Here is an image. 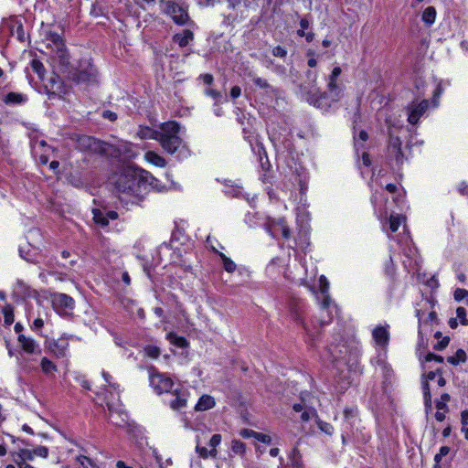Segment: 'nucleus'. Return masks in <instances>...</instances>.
<instances>
[{
	"mask_svg": "<svg viewBox=\"0 0 468 468\" xmlns=\"http://www.w3.org/2000/svg\"><path fill=\"white\" fill-rule=\"evenodd\" d=\"M161 4L163 12L169 16L176 24L180 26L187 24L189 16L186 8L170 0H162Z\"/></svg>",
	"mask_w": 468,
	"mask_h": 468,
	"instance_id": "nucleus-6",
	"label": "nucleus"
},
{
	"mask_svg": "<svg viewBox=\"0 0 468 468\" xmlns=\"http://www.w3.org/2000/svg\"><path fill=\"white\" fill-rule=\"evenodd\" d=\"M454 300L457 302H461L463 299H467L468 303V290L457 288L453 292Z\"/></svg>",
	"mask_w": 468,
	"mask_h": 468,
	"instance_id": "nucleus-41",
	"label": "nucleus"
},
{
	"mask_svg": "<svg viewBox=\"0 0 468 468\" xmlns=\"http://www.w3.org/2000/svg\"><path fill=\"white\" fill-rule=\"evenodd\" d=\"M205 93L206 95L212 97L217 101L221 98L220 92L213 89L206 90Z\"/></svg>",
	"mask_w": 468,
	"mask_h": 468,
	"instance_id": "nucleus-52",
	"label": "nucleus"
},
{
	"mask_svg": "<svg viewBox=\"0 0 468 468\" xmlns=\"http://www.w3.org/2000/svg\"><path fill=\"white\" fill-rule=\"evenodd\" d=\"M429 108V101L422 100L420 102L412 101L408 107V122L410 124H416L420 117Z\"/></svg>",
	"mask_w": 468,
	"mask_h": 468,
	"instance_id": "nucleus-12",
	"label": "nucleus"
},
{
	"mask_svg": "<svg viewBox=\"0 0 468 468\" xmlns=\"http://www.w3.org/2000/svg\"><path fill=\"white\" fill-rule=\"evenodd\" d=\"M44 325V321L41 318L35 319L33 323V327L31 326V329H34L37 333H38L40 335L44 336V335L41 333V328Z\"/></svg>",
	"mask_w": 468,
	"mask_h": 468,
	"instance_id": "nucleus-49",
	"label": "nucleus"
},
{
	"mask_svg": "<svg viewBox=\"0 0 468 468\" xmlns=\"http://www.w3.org/2000/svg\"><path fill=\"white\" fill-rule=\"evenodd\" d=\"M402 219H403V218L401 216H399V215H397V216H390V218H389V229H390L391 232H396L399 229V226H400V224L402 222Z\"/></svg>",
	"mask_w": 468,
	"mask_h": 468,
	"instance_id": "nucleus-38",
	"label": "nucleus"
},
{
	"mask_svg": "<svg viewBox=\"0 0 468 468\" xmlns=\"http://www.w3.org/2000/svg\"><path fill=\"white\" fill-rule=\"evenodd\" d=\"M194 38V34L192 31L186 29L182 34H176L174 36V41L178 44L179 47L185 48L186 47L190 41Z\"/></svg>",
	"mask_w": 468,
	"mask_h": 468,
	"instance_id": "nucleus-20",
	"label": "nucleus"
},
{
	"mask_svg": "<svg viewBox=\"0 0 468 468\" xmlns=\"http://www.w3.org/2000/svg\"><path fill=\"white\" fill-rule=\"evenodd\" d=\"M48 455V449L46 446H36L31 450V460L34 456L47 458Z\"/></svg>",
	"mask_w": 468,
	"mask_h": 468,
	"instance_id": "nucleus-32",
	"label": "nucleus"
},
{
	"mask_svg": "<svg viewBox=\"0 0 468 468\" xmlns=\"http://www.w3.org/2000/svg\"><path fill=\"white\" fill-rule=\"evenodd\" d=\"M456 315L463 325H468V319L466 318V309L464 307H458L456 309Z\"/></svg>",
	"mask_w": 468,
	"mask_h": 468,
	"instance_id": "nucleus-42",
	"label": "nucleus"
},
{
	"mask_svg": "<svg viewBox=\"0 0 468 468\" xmlns=\"http://www.w3.org/2000/svg\"><path fill=\"white\" fill-rule=\"evenodd\" d=\"M104 212H105V214H106V217H107V218H108V221H109L110 219L114 220V219H116V218H118V214H117V212H115V211H113V210H109V211H104Z\"/></svg>",
	"mask_w": 468,
	"mask_h": 468,
	"instance_id": "nucleus-64",
	"label": "nucleus"
},
{
	"mask_svg": "<svg viewBox=\"0 0 468 468\" xmlns=\"http://www.w3.org/2000/svg\"><path fill=\"white\" fill-rule=\"evenodd\" d=\"M451 396L448 393H442L440 400L436 401V408L441 410H448L447 402L450 401Z\"/></svg>",
	"mask_w": 468,
	"mask_h": 468,
	"instance_id": "nucleus-36",
	"label": "nucleus"
},
{
	"mask_svg": "<svg viewBox=\"0 0 468 468\" xmlns=\"http://www.w3.org/2000/svg\"><path fill=\"white\" fill-rule=\"evenodd\" d=\"M425 360L426 361H436L438 363H442L443 362V357L441 356H438V355H435L433 353H429L426 356H425Z\"/></svg>",
	"mask_w": 468,
	"mask_h": 468,
	"instance_id": "nucleus-51",
	"label": "nucleus"
},
{
	"mask_svg": "<svg viewBox=\"0 0 468 468\" xmlns=\"http://www.w3.org/2000/svg\"><path fill=\"white\" fill-rule=\"evenodd\" d=\"M343 94L342 87L337 80L328 79L327 90L315 93V96L308 99L309 103L322 110H327L334 102L340 101Z\"/></svg>",
	"mask_w": 468,
	"mask_h": 468,
	"instance_id": "nucleus-4",
	"label": "nucleus"
},
{
	"mask_svg": "<svg viewBox=\"0 0 468 468\" xmlns=\"http://www.w3.org/2000/svg\"><path fill=\"white\" fill-rule=\"evenodd\" d=\"M215 406L214 398L209 395H203L199 398L195 406V410L204 411L212 409Z\"/></svg>",
	"mask_w": 468,
	"mask_h": 468,
	"instance_id": "nucleus-18",
	"label": "nucleus"
},
{
	"mask_svg": "<svg viewBox=\"0 0 468 468\" xmlns=\"http://www.w3.org/2000/svg\"><path fill=\"white\" fill-rule=\"evenodd\" d=\"M466 353L464 352V350L463 349H458L455 353L454 356H448L447 357V361L453 365V366H456L458 365L460 362H465L466 361Z\"/></svg>",
	"mask_w": 468,
	"mask_h": 468,
	"instance_id": "nucleus-27",
	"label": "nucleus"
},
{
	"mask_svg": "<svg viewBox=\"0 0 468 468\" xmlns=\"http://www.w3.org/2000/svg\"><path fill=\"white\" fill-rule=\"evenodd\" d=\"M150 385L158 394H162L172 392L175 384L169 377L156 373L151 374Z\"/></svg>",
	"mask_w": 468,
	"mask_h": 468,
	"instance_id": "nucleus-10",
	"label": "nucleus"
},
{
	"mask_svg": "<svg viewBox=\"0 0 468 468\" xmlns=\"http://www.w3.org/2000/svg\"><path fill=\"white\" fill-rule=\"evenodd\" d=\"M170 393L172 398L168 403L172 410L179 411L186 407L189 392L186 388H176Z\"/></svg>",
	"mask_w": 468,
	"mask_h": 468,
	"instance_id": "nucleus-13",
	"label": "nucleus"
},
{
	"mask_svg": "<svg viewBox=\"0 0 468 468\" xmlns=\"http://www.w3.org/2000/svg\"><path fill=\"white\" fill-rule=\"evenodd\" d=\"M199 78L202 79L204 83L207 85H211L214 80L213 76L209 73L202 74V75H200Z\"/></svg>",
	"mask_w": 468,
	"mask_h": 468,
	"instance_id": "nucleus-57",
	"label": "nucleus"
},
{
	"mask_svg": "<svg viewBox=\"0 0 468 468\" xmlns=\"http://www.w3.org/2000/svg\"><path fill=\"white\" fill-rule=\"evenodd\" d=\"M314 417L315 418V420L317 419L318 415H317L316 411L314 410H303L302 412L300 418H301L302 421L306 422Z\"/></svg>",
	"mask_w": 468,
	"mask_h": 468,
	"instance_id": "nucleus-43",
	"label": "nucleus"
},
{
	"mask_svg": "<svg viewBox=\"0 0 468 468\" xmlns=\"http://www.w3.org/2000/svg\"><path fill=\"white\" fill-rule=\"evenodd\" d=\"M284 468H303L300 452L293 448L289 455V463Z\"/></svg>",
	"mask_w": 468,
	"mask_h": 468,
	"instance_id": "nucleus-22",
	"label": "nucleus"
},
{
	"mask_svg": "<svg viewBox=\"0 0 468 468\" xmlns=\"http://www.w3.org/2000/svg\"><path fill=\"white\" fill-rule=\"evenodd\" d=\"M3 314L5 317V324L10 325L14 322L13 308L7 304L3 308Z\"/></svg>",
	"mask_w": 468,
	"mask_h": 468,
	"instance_id": "nucleus-37",
	"label": "nucleus"
},
{
	"mask_svg": "<svg viewBox=\"0 0 468 468\" xmlns=\"http://www.w3.org/2000/svg\"><path fill=\"white\" fill-rule=\"evenodd\" d=\"M29 459V452L23 451L22 454H17L15 457V464H8L5 468H28L29 465L27 463V460Z\"/></svg>",
	"mask_w": 468,
	"mask_h": 468,
	"instance_id": "nucleus-23",
	"label": "nucleus"
},
{
	"mask_svg": "<svg viewBox=\"0 0 468 468\" xmlns=\"http://www.w3.org/2000/svg\"><path fill=\"white\" fill-rule=\"evenodd\" d=\"M256 434H257V431H255L253 430H249V429H243L240 431V435L243 438H250V437L255 438Z\"/></svg>",
	"mask_w": 468,
	"mask_h": 468,
	"instance_id": "nucleus-54",
	"label": "nucleus"
},
{
	"mask_svg": "<svg viewBox=\"0 0 468 468\" xmlns=\"http://www.w3.org/2000/svg\"><path fill=\"white\" fill-rule=\"evenodd\" d=\"M280 231L282 238L284 239H289L291 238V230L286 221L283 218H280L277 221L273 222L271 227L269 229L270 234L275 238L276 233Z\"/></svg>",
	"mask_w": 468,
	"mask_h": 468,
	"instance_id": "nucleus-16",
	"label": "nucleus"
},
{
	"mask_svg": "<svg viewBox=\"0 0 468 468\" xmlns=\"http://www.w3.org/2000/svg\"><path fill=\"white\" fill-rule=\"evenodd\" d=\"M317 72L312 69H308L305 72V80L301 85V90L306 95V100L310 99L311 97H314L315 93L317 92L318 89L316 87L317 85Z\"/></svg>",
	"mask_w": 468,
	"mask_h": 468,
	"instance_id": "nucleus-14",
	"label": "nucleus"
},
{
	"mask_svg": "<svg viewBox=\"0 0 468 468\" xmlns=\"http://www.w3.org/2000/svg\"><path fill=\"white\" fill-rule=\"evenodd\" d=\"M97 70L90 64L88 63L86 67L80 68L79 69H73L70 75L69 76V80L77 83H92L96 81Z\"/></svg>",
	"mask_w": 468,
	"mask_h": 468,
	"instance_id": "nucleus-8",
	"label": "nucleus"
},
{
	"mask_svg": "<svg viewBox=\"0 0 468 468\" xmlns=\"http://www.w3.org/2000/svg\"><path fill=\"white\" fill-rule=\"evenodd\" d=\"M220 259L222 260L223 267L226 271L232 273L236 270L235 262L228 258L224 253H218Z\"/></svg>",
	"mask_w": 468,
	"mask_h": 468,
	"instance_id": "nucleus-30",
	"label": "nucleus"
},
{
	"mask_svg": "<svg viewBox=\"0 0 468 468\" xmlns=\"http://www.w3.org/2000/svg\"><path fill=\"white\" fill-rule=\"evenodd\" d=\"M272 55L278 58H285L287 56V50L282 46H276L272 48Z\"/></svg>",
	"mask_w": 468,
	"mask_h": 468,
	"instance_id": "nucleus-45",
	"label": "nucleus"
},
{
	"mask_svg": "<svg viewBox=\"0 0 468 468\" xmlns=\"http://www.w3.org/2000/svg\"><path fill=\"white\" fill-rule=\"evenodd\" d=\"M76 459L83 468H98L97 464L87 456L80 455Z\"/></svg>",
	"mask_w": 468,
	"mask_h": 468,
	"instance_id": "nucleus-35",
	"label": "nucleus"
},
{
	"mask_svg": "<svg viewBox=\"0 0 468 468\" xmlns=\"http://www.w3.org/2000/svg\"><path fill=\"white\" fill-rule=\"evenodd\" d=\"M27 101V96L26 94L17 93V92H8L3 101L5 104L16 105L25 103Z\"/></svg>",
	"mask_w": 468,
	"mask_h": 468,
	"instance_id": "nucleus-19",
	"label": "nucleus"
},
{
	"mask_svg": "<svg viewBox=\"0 0 468 468\" xmlns=\"http://www.w3.org/2000/svg\"><path fill=\"white\" fill-rule=\"evenodd\" d=\"M252 82L260 89L263 90H271V91H275V90L269 84L267 80L262 79L261 77H257L254 75H250Z\"/></svg>",
	"mask_w": 468,
	"mask_h": 468,
	"instance_id": "nucleus-29",
	"label": "nucleus"
},
{
	"mask_svg": "<svg viewBox=\"0 0 468 468\" xmlns=\"http://www.w3.org/2000/svg\"><path fill=\"white\" fill-rule=\"evenodd\" d=\"M31 147H33L34 148V152L36 154H37V147L40 148L41 152H44L46 149H48L50 146L48 145L44 140H41L39 142L36 141L34 143V144L31 143Z\"/></svg>",
	"mask_w": 468,
	"mask_h": 468,
	"instance_id": "nucleus-47",
	"label": "nucleus"
},
{
	"mask_svg": "<svg viewBox=\"0 0 468 468\" xmlns=\"http://www.w3.org/2000/svg\"><path fill=\"white\" fill-rule=\"evenodd\" d=\"M42 30L46 39L48 41V47H49L54 52L53 59L58 63L59 70L63 73H68L69 76L73 68L62 37L58 33L44 28L43 23Z\"/></svg>",
	"mask_w": 468,
	"mask_h": 468,
	"instance_id": "nucleus-3",
	"label": "nucleus"
},
{
	"mask_svg": "<svg viewBox=\"0 0 468 468\" xmlns=\"http://www.w3.org/2000/svg\"><path fill=\"white\" fill-rule=\"evenodd\" d=\"M105 401L109 411L108 418L111 422L119 427L123 426L127 421L126 413L121 410L119 405L108 397H105Z\"/></svg>",
	"mask_w": 468,
	"mask_h": 468,
	"instance_id": "nucleus-11",
	"label": "nucleus"
},
{
	"mask_svg": "<svg viewBox=\"0 0 468 468\" xmlns=\"http://www.w3.org/2000/svg\"><path fill=\"white\" fill-rule=\"evenodd\" d=\"M18 341L21 345L23 351L26 353H29V340L24 335H20L18 336Z\"/></svg>",
	"mask_w": 468,
	"mask_h": 468,
	"instance_id": "nucleus-46",
	"label": "nucleus"
},
{
	"mask_svg": "<svg viewBox=\"0 0 468 468\" xmlns=\"http://www.w3.org/2000/svg\"><path fill=\"white\" fill-rule=\"evenodd\" d=\"M461 422L463 427H466L468 424V410H464L461 412Z\"/></svg>",
	"mask_w": 468,
	"mask_h": 468,
	"instance_id": "nucleus-61",
	"label": "nucleus"
},
{
	"mask_svg": "<svg viewBox=\"0 0 468 468\" xmlns=\"http://www.w3.org/2000/svg\"><path fill=\"white\" fill-rule=\"evenodd\" d=\"M422 389H423V397L425 396H431V391H430V385H429V382L428 380H425L423 383H422Z\"/></svg>",
	"mask_w": 468,
	"mask_h": 468,
	"instance_id": "nucleus-63",
	"label": "nucleus"
},
{
	"mask_svg": "<svg viewBox=\"0 0 468 468\" xmlns=\"http://www.w3.org/2000/svg\"><path fill=\"white\" fill-rule=\"evenodd\" d=\"M220 441H221V435L214 434L209 441V446L212 447V449H216V447L220 443Z\"/></svg>",
	"mask_w": 468,
	"mask_h": 468,
	"instance_id": "nucleus-50",
	"label": "nucleus"
},
{
	"mask_svg": "<svg viewBox=\"0 0 468 468\" xmlns=\"http://www.w3.org/2000/svg\"><path fill=\"white\" fill-rule=\"evenodd\" d=\"M144 354L151 358H157L160 356V348L155 346H146Z\"/></svg>",
	"mask_w": 468,
	"mask_h": 468,
	"instance_id": "nucleus-39",
	"label": "nucleus"
},
{
	"mask_svg": "<svg viewBox=\"0 0 468 468\" xmlns=\"http://www.w3.org/2000/svg\"><path fill=\"white\" fill-rule=\"evenodd\" d=\"M241 94V89L239 86H233L230 90V97L232 99H237Z\"/></svg>",
	"mask_w": 468,
	"mask_h": 468,
	"instance_id": "nucleus-56",
	"label": "nucleus"
},
{
	"mask_svg": "<svg viewBox=\"0 0 468 468\" xmlns=\"http://www.w3.org/2000/svg\"><path fill=\"white\" fill-rule=\"evenodd\" d=\"M78 148L81 151H89L101 155L111 154L112 146L103 141L88 135H80L77 139Z\"/></svg>",
	"mask_w": 468,
	"mask_h": 468,
	"instance_id": "nucleus-5",
	"label": "nucleus"
},
{
	"mask_svg": "<svg viewBox=\"0 0 468 468\" xmlns=\"http://www.w3.org/2000/svg\"><path fill=\"white\" fill-rule=\"evenodd\" d=\"M68 346H69L68 339L61 337L53 343V346H50V349L58 356H64L66 355V350L68 349Z\"/></svg>",
	"mask_w": 468,
	"mask_h": 468,
	"instance_id": "nucleus-21",
	"label": "nucleus"
},
{
	"mask_svg": "<svg viewBox=\"0 0 468 468\" xmlns=\"http://www.w3.org/2000/svg\"><path fill=\"white\" fill-rule=\"evenodd\" d=\"M31 69H33V71L35 73L37 74V78H38L39 81L42 82L43 87L45 88V90L47 91H49L51 89L54 88V85H55L54 79L52 77H50L48 80L45 79L46 69H45L43 64L39 60L33 59L31 61Z\"/></svg>",
	"mask_w": 468,
	"mask_h": 468,
	"instance_id": "nucleus-15",
	"label": "nucleus"
},
{
	"mask_svg": "<svg viewBox=\"0 0 468 468\" xmlns=\"http://www.w3.org/2000/svg\"><path fill=\"white\" fill-rule=\"evenodd\" d=\"M245 444L238 440L232 441L231 450L237 454H243L245 452Z\"/></svg>",
	"mask_w": 468,
	"mask_h": 468,
	"instance_id": "nucleus-40",
	"label": "nucleus"
},
{
	"mask_svg": "<svg viewBox=\"0 0 468 468\" xmlns=\"http://www.w3.org/2000/svg\"><path fill=\"white\" fill-rule=\"evenodd\" d=\"M342 72V69L340 67H335L331 72V74L329 75V78L330 80H338V77L340 76Z\"/></svg>",
	"mask_w": 468,
	"mask_h": 468,
	"instance_id": "nucleus-55",
	"label": "nucleus"
},
{
	"mask_svg": "<svg viewBox=\"0 0 468 468\" xmlns=\"http://www.w3.org/2000/svg\"><path fill=\"white\" fill-rule=\"evenodd\" d=\"M373 338L375 342L378 346H385L388 344L389 341V333L388 328L385 326L378 325L377 326L372 333Z\"/></svg>",
	"mask_w": 468,
	"mask_h": 468,
	"instance_id": "nucleus-17",
	"label": "nucleus"
},
{
	"mask_svg": "<svg viewBox=\"0 0 468 468\" xmlns=\"http://www.w3.org/2000/svg\"><path fill=\"white\" fill-rule=\"evenodd\" d=\"M112 180L119 192L139 196L147 189L148 185L153 184L154 178L144 170L126 168L112 176Z\"/></svg>",
	"mask_w": 468,
	"mask_h": 468,
	"instance_id": "nucleus-2",
	"label": "nucleus"
},
{
	"mask_svg": "<svg viewBox=\"0 0 468 468\" xmlns=\"http://www.w3.org/2000/svg\"><path fill=\"white\" fill-rule=\"evenodd\" d=\"M316 424L318 426V428L323 431L324 432L325 434L327 435H332L333 432H334V427L328 423V422H325V421H323L322 420H320L318 417L316 419Z\"/></svg>",
	"mask_w": 468,
	"mask_h": 468,
	"instance_id": "nucleus-34",
	"label": "nucleus"
},
{
	"mask_svg": "<svg viewBox=\"0 0 468 468\" xmlns=\"http://www.w3.org/2000/svg\"><path fill=\"white\" fill-rule=\"evenodd\" d=\"M458 190H459L460 194L468 197V185L467 184H465V183L460 184Z\"/></svg>",
	"mask_w": 468,
	"mask_h": 468,
	"instance_id": "nucleus-62",
	"label": "nucleus"
},
{
	"mask_svg": "<svg viewBox=\"0 0 468 468\" xmlns=\"http://www.w3.org/2000/svg\"><path fill=\"white\" fill-rule=\"evenodd\" d=\"M93 219L94 221L101 225V227H105L108 225V218L104 211L101 209H93Z\"/></svg>",
	"mask_w": 468,
	"mask_h": 468,
	"instance_id": "nucleus-28",
	"label": "nucleus"
},
{
	"mask_svg": "<svg viewBox=\"0 0 468 468\" xmlns=\"http://www.w3.org/2000/svg\"><path fill=\"white\" fill-rule=\"evenodd\" d=\"M53 308L60 315H69L75 307V301L73 298L66 293L56 292L51 296Z\"/></svg>",
	"mask_w": 468,
	"mask_h": 468,
	"instance_id": "nucleus-7",
	"label": "nucleus"
},
{
	"mask_svg": "<svg viewBox=\"0 0 468 468\" xmlns=\"http://www.w3.org/2000/svg\"><path fill=\"white\" fill-rule=\"evenodd\" d=\"M401 140L398 136L389 133L388 144V157L395 162V165L399 167L403 164L404 154L401 150Z\"/></svg>",
	"mask_w": 468,
	"mask_h": 468,
	"instance_id": "nucleus-9",
	"label": "nucleus"
},
{
	"mask_svg": "<svg viewBox=\"0 0 468 468\" xmlns=\"http://www.w3.org/2000/svg\"><path fill=\"white\" fill-rule=\"evenodd\" d=\"M320 283H321V292L323 294L327 293L329 283L324 276L320 277Z\"/></svg>",
	"mask_w": 468,
	"mask_h": 468,
	"instance_id": "nucleus-53",
	"label": "nucleus"
},
{
	"mask_svg": "<svg viewBox=\"0 0 468 468\" xmlns=\"http://www.w3.org/2000/svg\"><path fill=\"white\" fill-rule=\"evenodd\" d=\"M167 339L170 341V343L177 347L180 348H186L188 346V342L186 339L183 336L177 335L176 333H169L167 335Z\"/></svg>",
	"mask_w": 468,
	"mask_h": 468,
	"instance_id": "nucleus-25",
	"label": "nucleus"
},
{
	"mask_svg": "<svg viewBox=\"0 0 468 468\" xmlns=\"http://www.w3.org/2000/svg\"><path fill=\"white\" fill-rule=\"evenodd\" d=\"M356 409L346 408L344 410V416H345L346 419L353 418V417L356 416Z\"/></svg>",
	"mask_w": 468,
	"mask_h": 468,
	"instance_id": "nucleus-59",
	"label": "nucleus"
},
{
	"mask_svg": "<svg viewBox=\"0 0 468 468\" xmlns=\"http://www.w3.org/2000/svg\"><path fill=\"white\" fill-rule=\"evenodd\" d=\"M196 451L199 454V456L204 458V459L207 458L208 456H211V457H216L217 456V450L216 449H211L210 451H207V449L206 447H202V446L197 445Z\"/></svg>",
	"mask_w": 468,
	"mask_h": 468,
	"instance_id": "nucleus-33",
	"label": "nucleus"
},
{
	"mask_svg": "<svg viewBox=\"0 0 468 468\" xmlns=\"http://www.w3.org/2000/svg\"><path fill=\"white\" fill-rule=\"evenodd\" d=\"M102 117L113 122L117 119V114L111 111H104L102 112Z\"/></svg>",
	"mask_w": 468,
	"mask_h": 468,
	"instance_id": "nucleus-60",
	"label": "nucleus"
},
{
	"mask_svg": "<svg viewBox=\"0 0 468 468\" xmlns=\"http://www.w3.org/2000/svg\"><path fill=\"white\" fill-rule=\"evenodd\" d=\"M42 371L46 374H49L57 370V367L54 363L48 360L47 357H43L40 363Z\"/></svg>",
	"mask_w": 468,
	"mask_h": 468,
	"instance_id": "nucleus-31",
	"label": "nucleus"
},
{
	"mask_svg": "<svg viewBox=\"0 0 468 468\" xmlns=\"http://www.w3.org/2000/svg\"><path fill=\"white\" fill-rule=\"evenodd\" d=\"M255 439L264 443H269L271 441V437L269 435L260 432H257Z\"/></svg>",
	"mask_w": 468,
	"mask_h": 468,
	"instance_id": "nucleus-58",
	"label": "nucleus"
},
{
	"mask_svg": "<svg viewBox=\"0 0 468 468\" xmlns=\"http://www.w3.org/2000/svg\"><path fill=\"white\" fill-rule=\"evenodd\" d=\"M179 131L180 126L176 122H167L160 125L159 131L139 126L136 135L142 140H156L166 153L176 154L178 159H186L190 156V150L179 137Z\"/></svg>",
	"mask_w": 468,
	"mask_h": 468,
	"instance_id": "nucleus-1",
	"label": "nucleus"
},
{
	"mask_svg": "<svg viewBox=\"0 0 468 468\" xmlns=\"http://www.w3.org/2000/svg\"><path fill=\"white\" fill-rule=\"evenodd\" d=\"M421 19L427 26H431L436 19V9L433 6H428L423 11Z\"/></svg>",
	"mask_w": 468,
	"mask_h": 468,
	"instance_id": "nucleus-26",
	"label": "nucleus"
},
{
	"mask_svg": "<svg viewBox=\"0 0 468 468\" xmlns=\"http://www.w3.org/2000/svg\"><path fill=\"white\" fill-rule=\"evenodd\" d=\"M449 342H450V337L445 336L434 346V349L441 351L447 347V346L449 345Z\"/></svg>",
	"mask_w": 468,
	"mask_h": 468,
	"instance_id": "nucleus-48",
	"label": "nucleus"
},
{
	"mask_svg": "<svg viewBox=\"0 0 468 468\" xmlns=\"http://www.w3.org/2000/svg\"><path fill=\"white\" fill-rule=\"evenodd\" d=\"M144 158L147 162L159 167H164L166 165L165 158L154 151L146 152L144 154Z\"/></svg>",
	"mask_w": 468,
	"mask_h": 468,
	"instance_id": "nucleus-24",
	"label": "nucleus"
},
{
	"mask_svg": "<svg viewBox=\"0 0 468 468\" xmlns=\"http://www.w3.org/2000/svg\"><path fill=\"white\" fill-rule=\"evenodd\" d=\"M53 152V149L52 147H48V149H46L44 152H40L39 153V163L41 165H46L48 162V159H49V154L50 153Z\"/></svg>",
	"mask_w": 468,
	"mask_h": 468,
	"instance_id": "nucleus-44",
	"label": "nucleus"
}]
</instances>
